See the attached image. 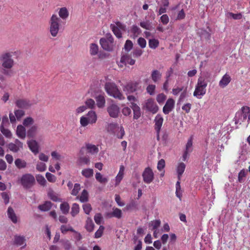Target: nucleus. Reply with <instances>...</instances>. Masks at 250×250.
Instances as JSON below:
<instances>
[{
  "mask_svg": "<svg viewBox=\"0 0 250 250\" xmlns=\"http://www.w3.org/2000/svg\"><path fill=\"white\" fill-rule=\"evenodd\" d=\"M13 53L12 52H4L0 55L1 73L6 76H10L11 69L15 64V62L12 58Z\"/></svg>",
  "mask_w": 250,
  "mask_h": 250,
  "instance_id": "nucleus-1",
  "label": "nucleus"
},
{
  "mask_svg": "<svg viewBox=\"0 0 250 250\" xmlns=\"http://www.w3.org/2000/svg\"><path fill=\"white\" fill-rule=\"evenodd\" d=\"M61 23V19L56 14H53L51 16L49 21V30L53 37L57 36L62 26Z\"/></svg>",
  "mask_w": 250,
  "mask_h": 250,
  "instance_id": "nucleus-2",
  "label": "nucleus"
},
{
  "mask_svg": "<svg viewBox=\"0 0 250 250\" xmlns=\"http://www.w3.org/2000/svg\"><path fill=\"white\" fill-rule=\"evenodd\" d=\"M206 76H201L198 78L197 84L193 93V95L198 98H200V97L205 95L206 92V88L208 82L206 80Z\"/></svg>",
  "mask_w": 250,
  "mask_h": 250,
  "instance_id": "nucleus-3",
  "label": "nucleus"
},
{
  "mask_svg": "<svg viewBox=\"0 0 250 250\" xmlns=\"http://www.w3.org/2000/svg\"><path fill=\"white\" fill-rule=\"evenodd\" d=\"M105 89L108 95L115 98L122 100L125 99L123 94L114 83H108L105 84Z\"/></svg>",
  "mask_w": 250,
  "mask_h": 250,
  "instance_id": "nucleus-4",
  "label": "nucleus"
},
{
  "mask_svg": "<svg viewBox=\"0 0 250 250\" xmlns=\"http://www.w3.org/2000/svg\"><path fill=\"white\" fill-rule=\"evenodd\" d=\"M97 115L95 111L90 110L86 116H82L80 118V125L83 127L86 126L88 124H93L97 121Z\"/></svg>",
  "mask_w": 250,
  "mask_h": 250,
  "instance_id": "nucleus-5",
  "label": "nucleus"
},
{
  "mask_svg": "<svg viewBox=\"0 0 250 250\" xmlns=\"http://www.w3.org/2000/svg\"><path fill=\"white\" fill-rule=\"evenodd\" d=\"M19 181L22 187L25 189L31 188L36 184L34 176L30 173L23 174Z\"/></svg>",
  "mask_w": 250,
  "mask_h": 250,
  "instance_id": "nucleus-6",
  "label": "nucleus"
},
{
  "mask_svg": "<svg viewBox=\"0 0 250 250\" xmlns=\"http://www.w3.org/2000/svg\"><path fill=\"white\" fill-rule=\"evenodd\" d=\"M239 116L238 119H236L235 123L241 124L248 118V124L247 126L250 122V108L248 106H243L241 108V112L237 113Z\"/></svg>",
  "mask_w": 250,
  "mask_h": 250,
  "instance_id": "nucleus-7",
  "label": "nucleus"
},
{
  "mask_svg": "<svg viewBox=\"0 0 250 250\" xmlns=\"http://www.w3.org/2000/svg\"><path fill=\"white\" fill-rule=\"evenodd\" d=\"M144 182L147 184L151 183L154 178V174L151 168L146 167L142 173Z\"/></svg>",
  "mask_w": 250,
  "mask_h": 250,
  "instance_id": "nucleus-8",
  "label": "nucleus"
},
{
  "mask_svg": "<svg viewBox=\"0 0 250 250\" xmlns=\"http://www.w3.org/2000/svg\"><path fill=\"white\" fill-rule=\"evenodd\" d=\"M15 104L19 108L27 109L29 108L33 103L26 99H20L16 101Z\"/></svg>",
  "mask_w": 250,
  "mask_h": 250,
  "instance_id": "nucleus-9",
  "label": "nucleus"
},
{
  "mask_svg": "<svg viewBox=\"0 0 250 250\" xmlns=\"http://www.w3.org/2000/svg\"><path fill=\"white\" fill-rule=\"evenodd\" d=\"M107 111L111 117L116 118L119 116L120 108L117 104H112L107 107Z\"/></svg>",
  "mask_w": 250,
  "mask_h": 250,
  "instance_id": "nucleus-10",
  "label": "nucleus"
},
{
  "mask_svg": "<svg viewBox=\"0 0 250 250\" xmlns=\"http://www.w3.org/2000/svg\"><path fill=\"white\" fill-rule=\"evenodd\" d=\"M144 107L152 113H156L158 110V106L156 104L154 100L151 99H147L146 101Z\"/></svg>",
  "mask_w": 250,
  "mask_h": 250,
  "instance_id": "nucleus-11",
  "label": "nucleus"
},
{
  "mask_svg": "<svg viewBox=\"0 0 250 250\" xmlns=\"http://www.w3.org/2000/svg\"><path fill=\"white\" fill-rule=\"evenodd\" d=\"M139 83L137 82L127 83L123 87V90L126 94L132 93L136 91L138 88Z\"/></svg>",
  "mask_w": 250,
  "mask_h": 250,
  "instance_id": "nucleus-12",
  "label": "nucleus"
},
{
  "mask_svg": "<svg viewBox=\"0 0 250 250\" xmlns=\"http://www.w3.org/2000/svg\"><path fill=\"white\" fill-rule=\"evenodd\" d=\"M8 148L13 152H17L23 148V143L18 139H16L14 143H10L8 145Z\"/></svg>",
  "mask_w": 250,
  "mask_h": 250,
  "instance_id": "nucleus-13",
  "label": "nucleus"
},
{
  "mask_svg": "<svg viewBox=\"0 0 250 250\" xmlns=\"http://www.w3.org/2000/svg\"><path fill=\"white\" fill-rule=\"evenodd\" d=\"M175 101L173 99H168L163 108V111L165 114H168L174 108Z\"/></svg>",
  "mask_w": 250,
  "mask_h": 250,
  "instance_id": "nucleus-14",
  "label": "nucleus"
},
{
  "mask_svg": "<svg viewBox=\"0 0 250 250\" xmlns=\"http://www.w3.org/2000/svg\"><path fill=\"white\" fill-rule=\"evenodd\" d=\"M7 213L8 218L13 223L17 224L20 222V219L18 217L12 207H9L8 208Z\"/></svg>",
  "mask_w": 250,
  "mask_h": 250,
  "instance_id": "nucleus-15",
  "label": "nucleus"
},
{
  "mask_svg": "<svg viewBox=\"0 0 250 250\" xmlns=\"http://www.w3.org/2000/svg\"><path fill=\"white\" fill-rule=\"evenodd\" d=\"M164 119L161 115L157 114L155 118V129L156 130L157 134H158L163 123Z\"/></svg>",
  "mask_w": 250,
  "mask_h": 250,
  "instance_id": "nucleus-16",
  "label": "nucleus"
},
{
  "mask_svg": "<svg viewBox=\"0 0 250 250\" xmlns=\"http://www.w3.org/2000/svg\"><path fill=\"white\" fill-rule=\"evenodd\" d=\"M120 63L126 65L127 64L131 65H134L135 63V60L133 59L129 55H123L121 58Z\"/></svg>",
  "mask_w": 250,
  "mask_h": 250,
  "instance_id": "nucleus-17",
  "label": "nucleus"
},
{
  "mask_svg": "<svg viewBox=\"0 0 250 250\" xmlns=\"http://www.w3.org/2000/svg\"><path fill=\"white\" fill-rule=\"evenodd\" d=\"M130 107L133 111V119L137 120L141 116V109L140 107L134 103H131Z\"/></svg>",
  "mask_w": 250,
  "mask_h": 250,
  "instance_id": "nucleus-18",
  "label": "nucleus"
},
{
  "mask_svg": "<svg viewBox=\"0 0 250 250\" xmlns=\"http://www.w3.org/2000/svg\"><path fill=\"white\" fill-rule=\"evenodd\" d=\"M27 145L30 149L35 154H37L39 152V145L35 140H31L28 141Z\"/></svg>",
  "mask_w": 250,
  "mask_h": 250,
  "instance_id": "nucleus-19",
  "label": "nucleus"
},
{
  "mask_svg": "<svg viewBox=\"0 0 250 250\" xmlns=\"http://www.w3.org/2000/svg\"><path fill=\"white\" fill-rule=\"evenodd\" d=\"M231 81L230 76L228 74H225L219 83V85L221 88H224L230 83Z\"/></svg>",
  "mask_w": 250,
  "mask_h": 250,
  "instance_id": "nucleus-20",
  "label": "nucleus"
},
{
  "mask_svg": "<svg viewBox=\"0 0 250 250\" xmlns=\"http://www.w3.org/2000/svg\"><path fill=\"white\" fill-rule=\"evenodd\" d=\"M25 238L23 236L15 235L14 236V244L18 246H23L22 247H26Z\"/></svg>",
  "mask_w": 250,
  "mask_h": 250,
  "instance_id": "nucleus-21",
  "label": "nucleus"
},
{
  "mask_svg": "<svg viewBox=\"0 0 250 250\" xmlns=\"http://www.w3.org/2000/svg\"><path fill=\"white\" fill-rule=\"evenodd\" d=\"M100 42L104 49L107 51H110L112 49L113 44L109 43V41H107L106 39L102 38L100 41Z\"/></svg>",
  "mask_w": 250,
  "mask_h": 250,
  "instance_id": "nucleus-22",
  "label": "nucleus"
},
{
  "mask_svg": "<svg viewBox=\"0 0 250 250\" xmlns=\"http://www.w3.org/2000/svg\"><path fill=\"white\" fill-rule=\"evenodd\" d=\"M14 163L16 167L19 169L25 168L27 166V162L21 158L16 159Z\"/></svg>",
  "mask_w": 250,
  "mask_h": 250,
  "instance_id": "nucleus-23",
  "label": "nucleus"
},
{
  "mask_svg": "<svg viewBox=\"0 0 250 250\" xmlns=\"http://www.w3.org/2000/svg\"><path fill=\"white\" fill-rule=\"evenodd\" d=\"M151 78L154 83H157L162 78V73L157 70H153L151 72Z\"/></svg>",
  "mask_w": 250,
  "mask_h": 250,
  "instance_id": "nucleus-24",
  "label": "nucleus"
},
{
  "mask_svg": "<svg viewBox=\"0 0 250 250\" xmlns=\"http://www.w3.org/2000/svg\"><path fill=\"white\" fill-rule=\"evenodd\" d=\"M16 134L20 138L24 139L26 137V130L25 127L21 125H18Z\"/></svg>",
  "mask_w": 250,
  "mask_h": 250,
  "instance_id": "nucleus-25",
  "label": "nucleus"
},
{
  "mask_svg": "<svg viewBox=\"0 0 250 250\" xmlns=\"http://www.w3.org/2000/svg\"><path fill=\"white\" fill-rule=\"evenodd\" d=\"M85 148L87 152L92 155L96 154L99 152L98 147L94 145L87 144L86 145Z\"/></svg>",
  "mask_w": 250,
  "mask_h": 250,
  "instance_id": "nucleus-26",
  "label": "nucleus"
},
{
  "mask_svg": "<svg viewBox=\"0 0 250 250\" xmlns=\"http://www.w3.org/2000/svg\"><path fill=\"white\" fill-rule=\"evenodd\" d=\"M96 104L100 108H102L105 106V100L104 96L102 95H99L95 98Z\"/></svg>",
  "mask_w": 250,
  "mask_h": 250,
  "instance_id": "nucleus-27",
  "label": "nucleus"
},
{
  "mask_svg": "<svg viewBox=\"0 0 250 250\" xmlns=\"http://www.w3.org/2000/svg\"><path fill=\"white\" fill-rule=\"evenodd\" d=\"M124 171H125V167L122 165L120 167V170L119 171L117 174V175L116 177V183L115 186H118L119 183H120L121 181L122 180L124 174Z\"/></svg>",
  "mask_w": 250,
  "mask_h": 250,
  "instance_id": "nucleus-28",
  "label": "nucleus"
},
{
  "mask_svg": "<svg viewBox=\"0 0 250 250\" xmlns=\"http://www.w3.org/2000/svg\"><path fill=\"white\" fill-rule=\"evenodd\" d=\"M118 126L119 125L117 123H108L105 126V129L108 132L114 134V133H115V131Z\"/></svg>",
  "mask_w": 250,
  "mask_h": 250,
  "instance_id": "nucleus-29",
  "label": "nucleus"
},
{
  "mask_svg": "<svg viewBox=\"0 0 250 250\" xmlns=\"http://www.w3.org/2000/svg\"><path fill=\"white\" fill-rule=\"evenodd\" d=\"M85 228L89 232H91L93 230L94 224L90 217L87 218Z\"/></svg>",
  "mask_w": 250,
  "mask_h": 250,
  "instance_id": "nucleus-30",
  "label": "nucleus"
},
{
  "mask_svg": "<svg viewBox=\"0 0 250 250\" xmlns=\"http://www.w3.org/2000/svg\"><path fill=\"white\" fill-rule=\"evenodd\" d=\"M95 178L99 183L102 184H105L107 183L108 179L107 177H104L100 172H96Z\"/></svg>",
  "mask_w": 250,
  "mask_h": 250,
  "instance_id": "nucleus-31",
  "label": "nucleus"
},
{
  "mask_svg": "<svg viewBox=\"0 0 250 250\" xmlns=\"http://www.w3.org/2000/svg\"><path fill=\"white\" fill-rule=\"evenodd\" d=\"M185 168H186V165L184 163H180L177 167V174H178V181H180V179H181V177L183 174V173H184V171H185Z\"/></svg>",
  "mask_w": 250,
  "mask_h": 250,
  "instance_id": "nucleus-32",
  "label": "nucleus"
},
{
  "mask_svg": "<svg viewBox=\"0 0 250 250\" xmlns=\"http://www.w3.org/2000/svg\"><path fill=\"white\" fill-rule=\"evenodd\" d=\"M59 18L62 20H65L69 16V12L65 7H62L60 9L59 11Z\"/></svg>",
  "mask_w": 250,
  "mask_h": 250,
  "instance_id": "nucleus-33",
  "label": "nucleus"
},
{
  "mask_svg": "<svg viewBox=\"0 0 250 250\" xmlns=\"http://www.w3.org/2000/svg\"><path fill=\"white\" fill-rule=\"evenodd\" d=\"M38 130V126L37 125L32 126L27 131V136L30 137H34L36 135Z\"/></svg>",
  "mask_w": 250,
  "mask_h": 250,
  "instance_id": "nucleus-34",
  "label": "nucleus"
},
{
  "mask_svg": "<svg viewBox=\"0 0 250 250\" xmlns=\"http://www.w3.org/2000/svg\"><path fill=\"white\" fill-rule=\"evenodd\" d=\"M115 135L119 139H122L125 134V131L123 126H119L115 131Z\"/></svg>",
  "mask_w": 250,
  "mask_h": 250,
  "instance_id": "nucleus-35",
  "label": "nucleus"
},
{
  "mask_svg": "<svg viewBox=\"0 0 250 250\" xmlns=\"http://www.w3.org/2000/svg\"><path fill=\"white\" fill-rule=\"evenodd\" d=\"M77 199H79L80 201L82 203H85L88 200V194L87 191L84 189L82 191L80 197H77Z\"/></svg>",
  "mask_w": 250,
  "mask_h": 250,
  "instance_id": "nucleus-36",
  "label": "nucleus"
},
{
  "mask_svg": "<svg viewBox=\"0 0 250 250\" xmlns=\"http://www.w3.org/2000/svg\"><path fill=\"white\" fill-rule=\"evenodd\" d=\"M52 207V203L49 201L45 202L43 204L40 205L39 208L42 211H48Z\"/></svg>",
  "mask_w": 250,
  "mask_h": 250,
  "instance_id": "nucleus-37",
  "label": "nucleus"
},
{
  "mask_svg": "<svg viewBox=\"0 0 250 250\" xmlns=\"http://www.w3.org/2000/svg\"><path fill=\"white\" fill-rule=\"evenodd\" d=\"M99 52V47L95 43H91L90 45V54L92 56H95L98 54Z\"/></svg>",
  "mask_w": 250,
  "mask_h": 250,
  "instance_id": "nucleus-38",
  "label": "nucleus"
},
{
  "mask_svg": "<svg viewBox=\"0 0 250 250\" xmlns=\"http://www.w3.org/2000/svg\"><path fill=\"white\" fill-rule=\"evenodd\" d=\"M82 174L87 178L91 177L93 175V170L91 168H85L82 171Z\"/></svg>",
  "mask_w": 250,
  "mask_h": 250,
  "instance_id": "nucleus-39",
  "label": "nucleus"
},
{
  "mask_svg": "<svg viewBox=\"0 0 250 250\" xmlns=\"http://www.w3.org/2000/svg\"><path fill=\"white\" fill-rule=\"evenodd\" d=\"M48 195L49 197L54 201L57 202L60 201L58 195L52 189H49L48 192Z\"/></svg>",
  "mask_w": 250,
  "mask_h": 250,
  "instance_id": "nucleus-40",
  "label": "nucleus"
},
{
  "mask_svg": "<svg viewBox=\"0 0 250 250\" xmlns=\"http://www.w3.org/2000/svg\"><path fill=\"white\" fill-rule=\"evenodd\" d=\"M140 25L143 28L150 30L153 28L151 22L149 21H145L141 22Z\"/></svg>",
  "mask_w": 250,
  "mask_h": 250,
  "instance_id": "nucleus-41",
  "label": "nucleus"
},
{
  "mask_svg": "<svg viewBox=\"0 0 250 250\" xmlns=\"http://www.w3.org/2000/svg\"><path fill=\"white\" fill-rule=\"evenodd\" d=\"M0 130L1 133L7 138H10L12 137V134L11 132L8 129L5 128L2 125L0 126Z\"/></svg>",
  "mask_w": 250,
  "mask_h": 250,
  "instance_id": "nucleus-42",
  "label": "nucleus"
},
{
  "mask_svg": "<svg viewBox=\"0 0 250 250\" xmlns=\"http://www.w3.org/2000/svg\"><path fill=\"white\" fill-rule=\"evenodd\" d=\"M80 211V207L78 204L74 203L71 208V214L74 217L79 213Z\"/></svg>",
  "mask_w": 250,
  "mask_h": 250,
  "instance_id": "nucleus-43",
  "label": "nucleus"
},
{
  "mask_svg": "<svg viewBox=\"0 0 250 250\" xmlns=\"http://www.w3.org/2000/svg\"><path fill=\"white\" fill-rule=\"evenodd\" d=\"M69 205L67 202H64L60 205V209L63 214H67L69 211Z\"/></svg>",
  "mask_w": 250,
  "mask_h": 250,
  "instance_id": "nucleus-44",
  "label": "nucleus"
},
{
  "mask_svg": "<svg viewBox=\"0 0 250 250\" xmlns=\"http://www.w3.org/2000/svg\"><path fill=\"white\" fill-rule=\"evenodd\" d=\"M110 28L114 35L118 38H121L122 37V31L116 28L113 24H111Z\"/></svg>",
  "mask_w": 250,
  "mask_h": 250,
  "instance_id": "nucleus-45",
  "label": "nucleus"
},
{
  "mask_svg": "<svg viewBox=\"0 0 250 250\" xmlns=\"http://www.w3.org/2000/svg\"><path fill=\"white\" fill-rule=\"evenodd\" d=\"M61 242L65 250H70L72 248V244L68 240L62 239Z\"/></svg>",
  "mask_w": 250,
  "mask_h": 250,
  "instance_id": "nucleus-46",
  "label": "nucleus"
},
{
  "mask_svg": "<svg viewBox=\"0 0 250 250\" xmlns=\"http://www.w3.org/2000/svg\"><path fill=\"white\" fill-rule=\"evenodd\" d=\"M176 194L177 197L181 200L182 196V192L180 186V181H178L176 184Z\"/></svg>",
  "mask_w": 250,
  "mask_h": 250,
  "instance_id": "nucleus-47",
  "label": "nucleus"
},
{
  "mask_svg": "<svg viewBox=\"0 0 250 250\" xmlns=\"http://www.w3.org/2000/svg\"><path fill=\"white\" fill-rule=\"evenodd\" d=\"M78 163L80 166L83 165H89L90 163V160L88 157L86 156L81 157L78 159Z\"/></svg>",
  "mask_w": 250,
  "mask_h": 250,
  "instance_id": "nucleus-48",
  "label": "nucleus"
},
{
  "mask_svg": "<svg viewBox=\"0 0 250 250\" xmlns=\"http://www.w3.org/2000/svg\"><path fill=\"white\" fill-rule=\"evenodd\" d=\"M160 225L161 221L160 220L151 221L149 223V226L152 227L153 230L157 229L160 226Z\"/></svg>",
  "mask_w": 250,
  "mask_h": 250,
  "instance_id": "nucleus-49",
  "label": "nucleus"
},
{
  "mask_svg": "<svg viewBox=\"0 0 250 250\" xmlns=\"http://www.w3.org/2000/svg\"><path fill=\"white\" fill-rule=\"evenodd\" d=\"M86 107L88 108L93 109L95 107V102L92 99H88L85 102Z\"/></svg>",
  "mask_w": 250,
  "mask_h": 250,
  "instance_id": "nucleus-50",
  "label": "nucleus"
},
{
  "mask_svg": "<svg viewBox=\"0 0 250 250\" xmlns=\"http://www.w3.org/2000/svg\"><path fill=\"white\" fill-rule=\"evenodd\" d=\"M61 230L62 233H66L68 231H74V229L69 225H62L61 227Z\"/></svg>",
  "mask_w": 250,
  "mask_h": 250,
  "instance_id": "nucleus-51",
  "label": "nucleus"
},
{
  "mask_svg": "<svg viewBox=\"0 0 250 250\" xmlns=\"http://www.w3.org/2000/svg\"><path fill=\"white\" fill-rule=\"evenodd\" d=\"M14 114L16 118L20 120L25 115V112L22 109H17L15 110Z\"/></svg>",
  "mask_w": 250,
  "mask_h": 250,
  "instance_id": "nucleus-52",
  "label": "nucleus"
},
{
  "mask_svg": "<svg viewBox=\"0 0 250 250\" xmlns=\"http://www.w3.org/2000/svg\"><path fill=\"white\" fill-rule=\"evenodd\" d=\"M148 45L150 48L155 49L158 46L159 41L156 39L149 40Z\"/></svg>",
  "mask_w": 250,
  "mask_h": 250,
  "instance_id": "nucleus-53",
  "label": "nucleus"
},
{
  "mask_svg": "<svg viewBox=\"0 0 250 250\" xmlns=\"http://www.w3.org/2000/svg\"><path fill=\"white\" fill-rule=\"evenodd\" d=\"M36 169L40 172L44 171L46 169L45 164L42 162H38L36 165Z\"/></svg>",
  "mask_w": 250,
  "mask_h": 250,
  "instance_id": "nucleus-54",
  "label": "nucleus"
},
{
  "mask_svg": "<svg viewBox=\"0 0 250 250\" xmlns=\"http://www.w3.org/2000/svg\"><path fill=\"white\" fill-rule=\"evenodd\" d=\"M112 215L117 218H121L122 216V212L120 209L115 208L113 209Z\"/></svg>",
  "mask_w": 250,
  "mask_h": 250,
  "instance_id": "nucleus-55",
  "label": "nucleus"
},
{
  "mask_svg": "<svg viewBox=\"0 0 250 250\" xmlns=\"http://www.w3.org/2000/svg\"><path fill=\"white\" fill-rule=\"evenodd\" d=\"M132 47H133L132 42L130 40H127L126 41L125 44L124 45V49H125V50L126 51L129 52L132 49Z\"/></svg>",
  "mask_w": 250,
  "mask_h": 250,
  "instance_id": "nucleus-56",
  "label": "nucleus"
},
{
  "mask_svg": "<svg viewBox=\"0 0 250 250\" xmlns=\"http://www.w3.org/2000/svg\"><path fill=\"white\" fill-rule=\"evenodd\" d=\"M83 209L86 214H89L92 210V207L90 204L85 203L83 205Z\"/></svg>",
  "mask_w": 250,
  "mask_h": 250,
  "instance_id": "nucleus-57",
  "label": "nucleus"
},
{
  "mask_svg": "<svg viewBox=\"0 0 250 250\" xmlns=\"http://www.w3.org/2000/svg\"><path fill=\"white\" fill-rule=\"evenodd\" d=\"M131 32L133 34L134 37H137L141 33V30L137 26L134 25L131 27Z\"/></svg>",
  "mask_w": 250,
  "mask_h": 250,
  "instance_id": "nucleus-58",
  "label": "nucleus"
},
{
  "mask_svg": "<svg viewBox=\"0 0 250 250\" xmlns=\"http://www.w3.org/2000/svg\"><path fill=\"white\" fill-rule=\"evenodd\" d=\"M81 189V186L79 184H75L74 188L72 189L71 194L73 195L76 196L78 194Z\"/></svg>",
  "mask_w": 250,
  "mask_h": 250,
  "instance_id": "nucleus-59",
  "label": "nucleus"
},
{
  "mask_svg": "<svg viewBox=\"0 0 250 250\" xmlns=\"http://www.w3.org/2000/svg\"><path fill=\"white\" fill-rule=\"evenodd\" d=\"M104 228L103 226H100L99 229L95 233V237L96 238H100L102 236Z\"/></svg>",
  "mask_w": 250,
  "mask_h": 250,
  "instance_id": "nucleus-60",
  "label": "nucleus"
},
{
  "mask_svg": "<svg viewBox=\"0 0 250 250\" xmlns=\"http://www.w3.org/2000/svg\"><path fill=\"white\" fill-rule=\"evenodd\" d=\"M94 219L95 223L97 224L100 225L101 223L102 220H103V218L102 216V214L101 213H96L95 215Z\"/></svg>",
  "mask_w": 250,
  "mask_h": 250,
  "instance_id": "nucleus-61",
  "label": "nucleus"
},
{
  "mask_svg": "<svg viewBox=\"0 0 250 250\" xmlns=\"http://www.w3.org/2000/svg\"><path fill=\"white\" fill-rule=\"evenodd\" d=\"M34 123V120L32 117H29L24 119L23 121V125L24 126H28Z\"/></svg>",
  "mask_w": 250,
  "mask_h": 250,
  "instance_id": "nucleus-62",
  "label": "nucleus"
},
{
  "mask_svg": "<svg viewBox=\"0 0 250 250\" xmlns=\"http://www.w3.org/2000/svg\"><path fill=\"white\" fill-rule=\"evenodd\" d=\"M37 182L42 186H45L46 183V180L43 176L42 175H38L36 177Z\"/></svg>",
  "mask_w": 250,
  "mask_h": 250,
  "instance_id": "nucleus-63",
  "label": "nucleus"
},
{
  "mask_svg": "<svg viewBox=\"0 0 250 250\" xmlns=\"http://www.w3.org/2000/svg\"><path fill=\"white\" fill-rule=\"evenodd\" d=\"M45 175L48 181L52 183H54L56 181V177L55 175H53L52 174L49 172H47Z\"/></svg>",
  "mask_w": 250,
  "mask_h": 250,
  "instance_id": "nucleus-64",
  "label": "nucleus"
}]
</instances>
